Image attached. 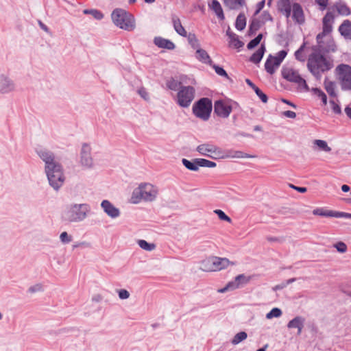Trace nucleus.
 <instances>
[{
	"label": "nucleus",
	"mask_w": 351,
	"mask_h": 351,
	"mask_svg": "<svg viewBox=\"0 0 351 351\" xmlns=\"http://www.w3.org/2000/svg\"><path fill=\"white\" fill-rule=\"evenodd\" d=\"M306 66L316 79H319L322 73L333 67V62L320 51H315L308 56Z\"/></svg>",
	"instance_id": "f257e3e1"
},
{
	"label": "nucleus",
	"mask_w": 351,
	"mask_h": 351,
	"mask_svg": "<svg viewBox=\"0 0 351 351\" xmlns=\"http://www.w3.org/2000/svg\"><path fill=\"white\" fill-rule=\"evenodd\" d=\"M91 213V207L87 203H71L66 206L62 217L70 223H78L85 220Z\"/></svg>",
	"instance_id": "f03ea898"
},
{
	"label": "nucleus",
	"mask_w": 351,
	"mask_h": 351,
	"mask_svg": "<svg viewBox=\"0 0 351 351\" xmlns=\"http://www.w3.org/2000/svg\"><path fill=\"white\" fill-rule=\"evenodd\" d=\"M158 192L157 186L150 182H141L133 190L130 202L137 204L141 202H154L158 195Z\"/></svg>",
	"instance_id": "7ed1b4c3"
},
{
	"label": "nucleus",
	"mask_w": 351,
	"mask_h": 351,
	"mask_svg": "<svg viewBox=\"0 0 351 351\" xmlns=\"http://www.w3.org/2000/svg\"><path fill=\"white\" fill-rule=\"evenodd\" d=\"M111 17L114 24L122 29L132 31L135 28V20L133 16L123 9L114 10Z\"/></svg>",
	"instance_id": "20e7f679"
},
{
	"label": "nucleus",
	"mask_w": 351,
	"mask_h": 351,
	"mask_svg": "<svg viewBox=\"0 0 351 351\" xmlns=\"http://www.w3.org/2000/svg\"><path fill=\"white\" fill-rule=\"evenodd\" d=\"M49 185L58 191L64 182L63 168L60 162L45 169Z\"/></svg>",
	"instance_id": "39448f33"
},
{
	"label": "nucleus",
	"mask_w": 351,
	"mask_h": 351,
	"mask_svg": "<svg viewBox=\"0 0 351 351\" xmlns=\"http://www.w3.org/2000/svg\"><path fill=\"white\" fill-rule=\"evenodd\" d=\"M230 264L226 258L210 256L201 261L199 269L206 272L217 271L227 268Z\"/></svg>",
	"instance_id": "423d86ee"
},
{
	"label": "nucleus",
	"mask_w": 351,
	"mask_h": 351,
	"mask_svg": "<svg viewBox=\"0 0 351 351\" xmlns=\"http://www.w3.org/2000/svg\"><path fill=\"white\" fill-rule=\"evenodd\" d=\"M282 75L287 81L298 84V88L304 91H309L310 88L306 80L301 77L298 71L291 66H284L282 69Z\"/></svg>",
	"instance_id": "0eeeda50"
},
{
	"label": "nucleus",
	"mask_w": 351,
	"mask_h": 351,
	"mask_svg": "<svg viewBox=\"0 0 351 351\" xmlns=\"http://www.w3.org/2000/svg\"><path fill=\"white\" fill-rule=\"evenodd\" d=\"M335 74L343 90H351V66L348 64L338 65Z\"/></svg>",
	"instance_id": "6e6552de"
},
{
	"label": "nucleus",
	"mask_w": 351,
	"mask_h": 351,
	"mask_svg": "<svg viewBox=\"0 0 351 351\" xmlns=\"http://www.w3.org/2000/svg\"><path fill=\"white\" fill-rule=\"evenodd\" d=\"M212 111V102L208 98H202L193 106V112L199 119L207 121Z\"/></svg>",
	"instance_id": "1a4fd4ad"
},
{
	"label": "nucleus",
	"mask_w": 351,
	"mask_h": 351,
	"mask_svg": "<svg viewBox=\"0 0 351 351\" xmlns=\"http://www.w3.org/2000/svg\"><path fill=\"white\" fill-rule=\"evenodd\" d=\"M79 164L84 169H92L95 167V161L92 156V147L87 143H84L81 145Z\"/></svg>",
	"instance_id": "9d476101"
},
{
	"label": "nucleus",
	"mask_w": 351,
	"mask_h": 351,
	"mask_svg": "<svg viewBox=\"0 0 351 351\" xmlns=\"http://www.w3.org/2000/svg\"><path fill=\"white\" fill-rule=\"evenodd\" d=\"M195 92L193 86H182L177 94L178 104L182 108H188L194 99Z\"/></svg>",
	"instance_id": "9b49d317"
},
{
	"label": "nucleus",
	"mask_w": 351,
	"mask_h": 351,
	"mask_svg": "<svg viewBox=\"0 0 351 351\" xmlns=\"http://www.w3.org/2000/svg\"><path fill=\"white\" fill-rule=\"evenodd\" d=\"M197 151L203 156L217 159L224 158L223 152L217 146L210 143H204L197 147Z\"/></svg>",
	"instance_id": "f8f14e48"
},
{
	"label": "nucleus",
	"mask_w": 351,
	"mask_h": 351,
	"mask_svg": "<svg viewBox=\"0 0 351 351\" xmlns=\"http://www.w3.org/2000/svg\"><path fill=\"white\" fill-rule=\"evenodd\" d=\"M17 86L14 80L5 73H0V94L8 95L14 93Z\"/></svg>",
	"instance_id": "ddd939ff"
},
{
	"label": "nucleus",
	"mask_w": 351,
	"mask_h": 351,
	"mask_svg": "<svg viewBox=\"0 0 351 351\" xmlns=\"http://www.w3.org/2000/svg\"><path fill=\"white\" fill-rule=\"evenodd\" d=\"M36 153L38 157L45 163L44 169L59 162L56 160L54 153L48 149H40L36 151Z\"/></svg>",
	"instance_id": "4468645a"
},
{
	"label": "nucleus",
	"mask_w": 351,
	"mask_h": 351,
	"mask_svg": "<svg viewBox=\"0 0 351 351\" xmlns=\"http://www.w3.org/2000/svg\"><path fill=\"white\" fill-rule=\"evenodd\" d=\"M101 208L103 212L110 219H115L121 216V210L116 207L110 201L104 199L101 202Z\"/></svg>",
	"instance_id": "2eb2a0df"
},
{
	"label": "nucleus",
	"mask_w": 351,
	"mask_h": 351,
	"mask_svg": "<svg viewBox=\"0 0 351 351\" xmlns=\"http://www.w3.org/2000/svg\"><path fill=\"white\" fill-rule=\"evenodd\" d=\"M250 280V278L243 274L237 276L233 281L229 282L223 288L218 290L219 293H225L228 291L234 290L240 287L241 285H245Z\"/></svg>",
	"instance_id": "dca6fc26"
},
{
	"label": "nucleus",
	"mask_w": 351,
	"mask_h": 351,
	"mask_svg": "<svg viewBox=\"0 0 351 351\" xmlns=\"http://www.w3.org/2000/svg\"><path fill=\"white\" fill-rule=\"evenodd\" d=\"M214 111L217 116L227 118L232 112V107L228 102L218 100L215 102Z\"/></svg>",
	"instance_id": "f3484780"
},
{
	"label": "nucleus",
	"mask_w": 351,
	"mask_h": 351,
	"mask_svg": "<svg viewBox=\"0 0 351 351\" xmlns=\"http://www.w3.org/2000/svg\"><path fill=\"white\" fill-rule=\"evenodd\" d=\"M273 19L271 14L266 11H264L260 16L259 19H254L250 25V32L254 33L264 24L268 21H272Z\"/></svg>",
	"instance_id": "a211bd4d"
},
{
	"label": "nucleus",
	"mask_w": 351,
	"mask_h": 351,
	"mask_svg": "<svg viewBox=\"0 0 351 351\" xmlns=\"http://www.w3.org/2000/svg\"><path fill=\"white\" fill-rule=\"evenodd\" d=\"M304 323L305 318L304 317L296 316L288 322L287 328L289 329L296 328L297 335H300L304 326Z\"/></svg>",
	"instance_id": "6ab92c4d"
},
{
	"label": "nucleus",
	"mask_w": 351,
	"mask_h": 351,
	"mask_svg": "<svg viewBox=\"0 0 351 351\" xmlns=\"http://www.w3.org/2000/svg\"><path fill=\"white\" fill-rule=\"evenodd\" d=\"M292 5L291 0H278L277 3L278 10L289 19L291 16Z\"/></svg>",
	"instance_id": "aec40b11"
},
{
	"label": "nucleus",
	"mask_w": 351,
	"mask_h": 351,
	"mask_svg": "<svg viewBox=\"0 0 351 351\" xmlns=\"http://www.w3.org/2000/svg\"><path fill=\"white\" fill-rule=\"evenodd\" d=\"M292 18L298 23L302 24L304 22V16L301 5L298 3L292 5Z\"/></svg>",
	"instance_id": "412c9836"
},
{
	"label": "nucleus",
	"mask_w": 351,
	"mask_h": 351,
	"mask_svg": "<svg viewBox=\"0 0 351 351\" xmlns=\"http://www.w3.org/2000/svg\"><path fill=\"white\" fill-rule=\"evenodd\" d=\"M154 43L159 48L169 50H173L176 47L175 44L172 41L160 36L154 38Z\"/></svg>",
	"instance_id": "4be33fe9"
},
{
	"label": "nucleus",
	"mask_w": 351,
	"mask_h": 351,
	"mask_svg": "<svg viewBox=\"0 0 351 351\" xmlns=\"http://www.w3.org/2000/svg\"><path fill=\"white\" fill-rule=\"evenodd\" d=\"M334 14L332 12H327L323 18V30L324 32L330 33L332 29V23L334 21Z\"/></svg>",
	"instance_id": "5701e85b"
},
{
	"label": "nucleus",
	"mask_w": 351,
	"mask_h": 351,
	"mask_svg": "<svg viewBox=\"0 0 351 351\" xmlns=\"http://www.w3.org/2000/svg\"><path fill=\"white\" fill-rule=\"evenodd\" d=\"M195 58L197 60H198L199 62L207 64H211L212 60L208 53L201 47L196 50L195 52Z\"/></svg>",
	"instance_id": "b1692460"
},
{
	"label": "nucleus",
	"mask_w": 351,
	"mask_h": 351,
	"mask_svg": "<svg viewBox=\"0 0 351 351\" xmlns=\"http://www.w3.org/2000/svg\"><path fill=\"white\" fill-rule=\"evenodd\" d=\"M341 34L348 39H351V21L345 20L339 27Z\"/></svg>",
	"instance_id": "393cba45"
},
{
	"label": "nucleus",
	"mask_w": 351,
	"mask_h": 351,
	"mask_svg": "<svg viewBox=\"0 0 351 351\" xmlns=\"http://www.w3.org/2000/svg\"><path fill=\"white\" fill-rule=\"evenodd\" d=\"M211 10L215 13L217 18L221 21L224 20L225 16L223 9L219 2L217 0H213L211 3L209 5Z\"/></svg>",
	"instance_id": "a878e982"
},
{
	"label": "nucleus",
	"mask_w": 351,
	"mask_h": 351,
	"mask_svg": "<svg viewBox=\"0 0 351 351\" xmlns=\"http://www.w3.org/2000/svg\"><path fill=\"white\" fill-rule=\"evenodd\" d=\"M172 23L173 25V27L175 31L180 36L186 37L187 32L184 28V27L182 25L180 19L174 16L172 17Z\"/></svg>",
	"instance_id": "bb28decb"
},
{
	"label": "nucleus",
	"mask_w": 351,
	"mask_h": 351,
	"mask_svg": "<svg viewBox=\"0 0 351 351\" xmlns=\"http://www.w3.org/2000/svg\"><path fill=\"white\" fill-rule=\"evenodd\" d=\"M324 87L330 97H336L337 96L336 92L337 86L334 82L325 79L324 81Z\"/></svg>",
	"instance_id": "cd10ccee"
},
{
	"label": "nucleus",
	"mask_w": 351,
	"mask_h": 351,
	"mask_svg": "<svg viewBox=\"0 0 351 351\" xmlns=\"http://www.w3.org/2000/svg\"><path fill=\"white\" fill-rule=\"evenodd\" d=\"M274 60H276V58L269 55L265 64V70L270 74L274 73L276 69L279 67V66L274 64V62L276 63V61Z\"/></svg>",
	"instance_id": "c85d7f7f"
},
{
	"label": "nucleus",
	"mask_w": 351,
	"mask_h": 351,
	"mask_svg": "<svg viewBox=\"0 0 351 351\" xmlns=\"http://www.w3.org/2000/svg\"><path fill=\"white\" fill-rule=\"evenodd\" d=\"M265 51V47L262 44L261 47L252 54L250 58V60L254 64L259 63L263 58Z\"/></svg>",
	"instance_id": "c756f323"
},
{
	"label": "nucleus",
	"mask_w": 351,
	"mask_h": 351,
	"mask_svg": "<svg viewBox=\"0 0 351 351\" xmlns=\"http://www.w3.org/2000/svg\"><path fill=\"white\" fill-rule=\"evenodd\" d=\"M224 4L230 10H237L243 6V0H223Z\"/></svg>",
	"instance_id": "7c9ffc66"
},
{
	"label": "nucleus",
	"mask_w": 351,
	"mask_h": 351,
	"mask_svg": "<svg viewBox=\"0 0 351 351\" xmlns=\"http://www.w3.org/2000/svg\"><path fill=\"white\" fill-rule=\"evenodd\" d=\"M313 145L317 146L318 150L325 152H330L332 149L328 146L327 142L324 140L316 139L313 141Z\"/></svg>",
	"instance_id": "2f4dec72"
},
{
	"label": "nucleus",
	"mask_w": 351,
	"mask_h": 351,
	"mask_svg": "<svg viewBox=\"0 0 351 351\" xmlns=\"http://www.w3.org/2000/svg\"><path fill=\"white\" fill-rule=\"evenodd\" d=\"M235 26L236 28L240 31L245 29L246 26V18L244 14L241 13L238 15L236 19Z\"/></svg>",
	"instance_id": "473e14b6"
},
{
	"label": "nucleus",
	"mask_w": 351,
	"mask_h": 351,
	"mask_svg": "<svg viewBox=\"0 0 351 351\" xmlns=\"http://www.w3.org/2000/svg\"><path fill=\"white\" fill-rule=\"evenodd\" d=\"M309 91H311L313 94L319 98L324 105L327 104V97L323 90L318 88H312Z\"/></svg>",
	"instance_id": "72a5a7b5"
},
{
	"label": "nucleus",
	"mask_w": 351,
	"mask_h": 351,
	"mask_svg": "<svg viewBox=\"0 0 351 351\" xmlns=\"http://www.w3.org/2000/svg\"><path fill=\"white\" fill-rule=\"evenodd\" d=\"M188 42L193 49L197 50L200 48V43L194 34H189L187 36Z\"/></svg>",
	"instance_id": "f704fd0d"
},
{
	"label": "nucleus",
	"mask_w": 351,
	"mask_h": 351,
	"mask_svg": "<svg viewBox=\"0 0 351 351\" xmlns=\"http://www.w3.org/2000/svg\"><path fill=\"white\" fill-rule=\"evenodd\" d=\"M183 165L188 169L196 171L199 169V165L197 162V159L194 162H191L187 159L183 158L182 160Z\"/></svg>",
	"instance_id": "c9c22d12"
},
{
	"label": "nucleus",
	"mask_w": 351,
	"mask_h": 351,
	"mask_svg": "<svg viewBox=\"0 0 351 351\" xmlns=\"http://www.w3.org/2000/svg\"><path fill=\"white\" fill-rule=\"evenodd\" d=\"M138 245L141 249L148 252L153 251L156 248L154 243H148L145 240L143 239L138 241Z\"/></svg>",
	"instance_id": "e433bc0d"
},
{
	"label": "nucleus",
	"mask_w": 351,
	"mask_h": 351,
	"mask_svg": "<svg viewBox=\"0 0 351 351\" xmlns=\"http://www.w3.org/2000/svg\"><path fill=\"white\" fill-rule=\"evenodd\" d=\"M247 337V335L245 332H244V331L239 332L234 335V337H233V339L231 341V343L233 345H237L240 342L246 339Z\"/></svg>",
	"instance_id": "4c0bfd02"
},
{
	"label": "nucleus",
	"mask_w": 351,
	"mask_h": 351,
	"mask_svg": "<svg viewBox=\"0 0 351 351\" xmlns=\"http://www.w3.org/2000/svg\"><path fill=\"white\" fill-rule=\"evenodd\" d=\"M167 86L169 89L172 90H179L182 86H181L180 82L173 78L167 82Z\"/></svg>",
	"instance_id": "58836bf2"
},
{
	"label": "nucleus",
	"mask_w": 351,
	"mask_h": 351,
	"mask_svg": "<svg viewBox=\"0 0 351 351\" xmlns=\"http://www.w3.org/2000/svg\"><path fill=\"white\" fill-rule=\"evenodd\" d=\"M282 314V311L279 308H274L269 313L266 314V318L267 319H271L273 318H278Z\"/></svg>",
	"instance_id": "ea45409f"
},
{
	"label": "nucleus",
	"mask_w": 351,
	"mask_h": 351,
	"mask_svg": "<svg viewBox=\"0 0 351 351\" xmlns=\"http://www.w3.org/2000/svg\"><path fill=\"white\" fill-rule=\"evenodd\" d=\"M83 12L85 14H91L97 20H101L104 17V14L95 9L84 10Z\"/></svg>",
	"instance_id": "a19ab883"
},
{
	"label": "nucleus",
	"mask_w": 351,
	"mask_h": 351,
	"mask_svg": "<svg viewBox=\"0 0 351 351\" xmlns=\"http://www.w3.org/2000/svg\"><path fill=\"white\" fill-rule=\"evenodd\" d=\"M197 162L199 165V167H204L208 168H213L216 167V163L215 162L204 159V158H197Z\"/></svg>",
	"instance_id": "79ce46f5"
},
{
	"label": "nucleus",
	"mask_w": 351,
	"mask_h": 351,
	"mask_svg": "<svg viewBox=\"0 0 351 351\" xmlns=\"http://www.w3.org/2000/svg\"><path fill=\"white\" fill-rule=\"evenodd\" d=\"M329 217L335 218H348L351 219V214L344 212L330 210Z\"/></svg>",
	"instance_id": "37998d69"
},
{
	"label": "nucleus",
	"mask_w": 351,
	"mask_h": 351,
	"mask_svg": "<svg viewBox=\"0 0 351 351\" xmlns=\"http://www.w3.org/2000/svg\"><path fill=\"white\" fill-rule=\"evenodd\" d=\"M138 95L145 101H149L151 99L150 94L144 87H141L137 90Z\"/></svg>",
	"instance_id": "c03bdc74"
},
{
	"label": "nucleus",
	"mask_w": 351,
	"mask_h": 351,
	"mask_svg": "<svg viewBox=\"0 0 351 351\" xmlns=\"http://www.w3.org/2000/svg\"><path fill=\"white\" fill-rule=\"evenodd\" d=\"M336 8L340 14L347 16L350 13L349 8L345 4L339 3L336 5Z\"/></svg>",
	"instance_id": "a18cd8bd"
},
{
	"label": "nucleus",
	"mask_w": 351,
	"mask_h": 351,
	"mask_svg": "<svg viewBox=\"0 0 351 351\" xmlns=\"http://www.w3.org/2000/svg\"><path fill=\"white\" fill-rule=\"evenodd\" d=\"M213 212L221 220L231 223V219L223 210L220 209H216Z\"/></svg>",
	"instance_id": "49530a36"
},
{
	"label": "nucleus",
	"mask_w": 351,
	"mask_h": 351,
	"mask_svg": "<svg viewBox=\"0 0 351 351\" xmlns=\"http://www.w3.org/2000/svg\"><path fill=\"white\" fill-rule=\"evenodd\" d=\"M229 45L236 49H239L243 46V43L241 41L237 36L230 40Z\"/></svg>",
	"instance_id": "de8ad7c7"
},
{
	"label": "nucleus",
	"mask_w": 351,
	"mask_h": 351,
	"mask_svg": "<svg viewBox=\"0 0 351 351\" xmlns=\"http://www.w3.org/2000/svg\"><path fill=\"white\" fill-rule=\"evenodd\" d=\"M263 38V35L261 34H258L255 38H254L253 40H252L248 44H247V48L249 49H252L253 48H254L256 46H257L261 39Z\"/></svg>",
	"instance_id": "09e8293b"
},
{
	"label": "nucleus",
	"mask_w": 351,
	"mask_h": 351,
	"mask_svg": "<svg viewBox=\"0 0 351 351\" xmlns=\"http://www.w3.org/2000/svg\"><path fill=\"white\" fill-rule=\"evenodd\" d=\"M60 239L62 243L67 244L72 241L73 237L66 232H62L60 235Z\"/></svg>",
	"instance_id": "8fccbe9b"
},
{
	"label": "nucleus",
	"mask_w": 351,
	"mask_h": 351,
	"mask_svg": "<svg viewBox=\"0 0 351 351\" xmlns=\"http://www.w3.org/2000/svg\"><path fill=\"white\" fill-rule=\"evenodd\" d=\"M43 291V286L40 283L35 284V285L29 287L28 289V292L29 293H38V292H41Z\"/></svg>",
	"instance_id": "3c124183"
},
{
	"label": "nucleus",
	"mask_w": 351,
	"mask_h": 351,
	"mask_svg": "<svg viewBox=\"0 0 351 351\" xmlns=\"http://www.w3.org/2000/svg\"><path fill=\"white\" fill-rule=\"evenodd\" d=\"M304 49V45H302L295 53V58L301 62H304L305 60V56L303 54Z\"/></svg>",
	"instance_id": "603ef678"
},
{
	"label": "nucleus",
	"mask_w": 351,
	"mask_h": 351,
	"mask_svg": "<svg viewBox=\"0 0 351 351\" xmlns=\"http://www.w3.org/2000/svg\"><path fill=\"white\" fill-rule=\"evenodd\" d=\"M287 56V52L284 50H282V51H280L278 53V55L277 56H274L276 59V63L274 62V64H276V66H280L282 61L284 60V58L286 57Z\"/></svg>",
	"instance_id": "864d4df0"
},
{
	"label": "nucleus",
	"mask_w": 351,
	"mask_h": 351,
	"mask_svg": "<svg viewBox=\"0 0 351 351\" xmlns=\"http://www.w3.org/2000/svg\"><path fill=\"white\" fill-rule=\"evenodd\" d=\"M232 158H254L255 156L250 155L246 153H244L241 151L234 152V154L232 156Z\"/></svg>",
	"instance_id": "5fc2aeb1"
},
{
	"label": "nucleus",
	"mask_w": 351,
	"mask_h": 351,
	"mask_svg": "<svg viewBox=\"0 0 351 351\" xmlns=\"http://www.w3.org/2000/svg\"><path fill=\"white\" fill-rule=\"evenodd\" d=\"M118 295L119 299L121 300H126L128 299L130 296V293L126 289H119L117 290Z\"/></svg>",
	"instance_id": "6e6d98bb"
},
{
	"label": "nucleus",
	"mask_w": 351,
	"mask_h": 351,
	"mask_svg": "<svg viewBox=\"0 0 351 351\" xmlns=\"http://www.w3.org/2000/svg\"><path fill=\"white\" fill-rule=\"evenodd\" d=\"M334 247L339 252L344 253L347 251V245L341 241H339L334 245Z\"/></svg>",
	"instance_id": "4d7b16f0"
},
{
	"label": "nucleus",
	"mask_w": 351,
	"mask_h": 351,
	"mask_svg": "<svg viewBox=\"0 0 351 351\" xmlns=\"http://www.w3.org/2000/svg\"><path fill=\"white\" fill-rule=\"evenodd\" d=\"M313 213L315 215L329 217L330 210H324L322 208H317L313 210Z\"/></svg>",
	"instance_id": "13d9d810"
},
{
	"label": "nucleus",
	"mask_w": 351,
	"mask_h": 351,
	"mask_svg": "<svg viewBox=\"0 0 351 351\" xmlns=\"http://www.w3.org/2000/svg\"><path fill=\"white\" fill-rule=\"evenodd\" d=\"M213 69H215V72L219 75L228 77V74H227L226 71L222 67H220L217 65H214Z\"/></svg>",
	"instance_id": "bf43d9fd"
},
{
	"label": "nucleus",
	"mask_w": 351,
	"mask_h": 351,
	"mask_svg": "<svg viewBox=\"0 0 351 351\" xmlns=\"http://www.w3.org/2000/svg\"><path fill=\"white\" fill-rule=\"evenodd\" d=\"M330 104L331 106V108L333 110V112L336 114H341V109L340 106L335 102L333 100L330 101Z\"/></svg>",
	"instance_id": "052dcab7"
},
{
	"label": "nucleus",
	"mask_w": 351,
	"mask_h": 351,
	"mask_svg": "<svg viewBox=\"0 0 351 351\" xmlns=\"http://www.w3.org/2000/svg\"><path fill=\"white\" fill-rule=\"evenodd\" d=\"M256 94L257 95V96L261 99V100L263 103H267V95L264 93H263L261 89Z\"/></svg>",
	"instance_id": "680f3d73"
},
{
	"label": "nucleus",
	"mask_w": 351,
	"mask_h": 351,
	"mask_svg": "<svg viewBox=\"0 0 351 351\" xmlns=\"http://www.w3.org/2000/svg\"><path fill=\"white\" fill-rule=\"evenodd\" d=\"M315 1L322 10H324L328 5V0H315Z\"/></svg>",
	"instance_id": "e2e57ef3"
},
{
	"label": "nucleus",
	"mask_w": 351,
	"mask_h": 351,
	"mask_svg": "<svg viewBox=\"0 0 351 351\" xmlns=\"http://www.w3.org/2000/svg\"><path fill=\"white\" fill-rule=\"evenodd\" d=\"M283 114L288 117V118H291V119H294L296 117V114L295 112L293 111H291V110H287V111H285L283 112Z\"/></svg>",
	"instance_id": "0e129e2a"
},
{
	"label": "nucleus",
	"mask_w": 351,
	"mask_h": 351,
	"mask_svg": "<svg viewBox=\"0 0 351 351\" xmlns=\"http://www.w3.org/2000/svg\"><path fill=\"white\" fill-rule=\"evenodd\" d=\"M290 186L300 193H305L307 191L306 188L305 187L295 186L293 184H290Z\"/></svg>",
	"instance_id": "69168bd1"
},
{
	"label": "nucleus",
	"mask_w": 351,
	"mask_h": 351,
	"mask_svg": "<svg viewBox=\"0 0 351 351\" xmlns=\"http://www.w3.org/2000/svg\"><path fill=\"white\" fill-rule=\"evenodd\" d=\"M265 5V1H262L257 4V10L255 12V15L258 14L259 12L263 8Z\"/></svg>",
	"instance_id": "338daca9"
},
{
	"label": "nucleus",
	"mask_w": 351,
	"mask_h": 351,
	"mask_svg": "<svg viewBox=\"0 0 351 351\" xmlns=\"http://www.w3.org/2000/svg\"><path fill=\"white\" fill-rule=\"evenodd\" d=\"M38 25L40 26V27L43 30L45 31V32L47 33H49V28L47 27V26L46 25H45L43 23H42L41 21H39L38 22Z\"/></svg>",
	"instance_id": "774afa93"
}]
</instances>
